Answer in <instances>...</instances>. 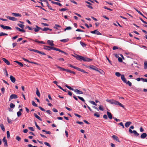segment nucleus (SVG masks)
I'll return each mask as SVG.
<instances>
[{"label":"nucleus","mask_w":147,"mask_h":147,"mask_svg":"<svg viewBox=\"0 0 147 147\" xmlns=\"http://www.w3.org/2000/svg\"><path fill=\"white\" fill-rule=\"evenodd\" d=\"M97 113H95L94 114V116L96 117H99L100 116V115L98 114Z\"/></svg>","instance_id":"nucleus-47"},{"label":"nucleus","mask_w":147,"mask_h":147,"mask_svg":"<svg viewBox=\"0 0 147 147\" xmlns=\"http://www.w3.org/2000/svg\"><path fill=\"white\" fill-rule=\"evenodd\" d=\"M104 9H107V10H110L111 11H112V9H111L110 8H108L106 6H104Z\"/></svg>","instance_id":"nucleus-57"},{"label":"nucleus","mask_w":147,"mask_h":147,"mask_svg":"<svg viewBox=\"0 0 147 147\" xmlns=\"http://www.w3.org/2000/svg\"><path fill=\"white\" fill-rule=\"evenodd\" d=\"M74 91L76 92L77 93L80 94H83V92L82 91L76 89L74 90Z\"/></svg>","instance_id":"nucleus-17"},{"label":"nucleus","mask_w":147,"mask_h":147,"mask_svg":"<svg viewBox=\"0 0 147 147\" xmlns=\"http://www.w3.org/2000/svg\"><path fill=\"white\" fill-rule=\"evenodd\" d=\"M80 43L81 45L83 47H84L86 45L85 43L82 41L80 42Z\"/></svg>","instance_id":"nucleus-41"},{"label":"nucleus","mask_w":147,"mask_h":147,"mask_svg":"<svg viewBox=\"0 0 147 147\" xmlns=\"http://www.w3.org/2000/svg\"><path fill=\"white\" fill-rule=\"evenodd\" d=\"M144 69H147V61H145L144 62Z\"/></svg>","instance_id":"nucleus-42"},{"label":"nucleus","mask_w":147,"mask_h":147,"mask_svg":"<svg viewBox=\"0 0 147 147\" xmlns=\"http://www.w3.org/2000/svg\"><path fill=\"white\" fill-rule=\"evenodd\" d=\"M129 132L131 134L134 133L135 136H138L139 135V134L136 130L132 131L131 129H129Z\"/></svg>","instance_id":"nucleus-7"},{"label":"nucleus","mask_w":147,"mask_h":147,"mask_svg":"<svg viewBox=\"0 0 147 147\" xmlns=\"http://www.w3.org/2000/svg\"><path fill=\"white\" fill-rule=\"evenodd\" d=\"M28 28L29 30H33V28H32L28 26H26V28Z\"/></svg>","instance_id":"nucleus-58"},{"label":"nucleus","mask_w":147,"mask_h":147,"mask_svg":"<svg viewBox=\"0 0 147 147\" xmlns=\"http://www.w3.org/2000/svg\"><path fill=\"white\" fill-rule=\"evenodd\" d=\"M78 71H81L82 72H83L85 73H87V74L88 73V72H86L84 69H80V68H79L78 69Z\"/></svg>","instance_id":"nucleus-32"},{"label":"nucleus","mask_w":147,"mask_h":147,"mask_svg":"<svg viewBox=\"0 0 147 147\" xmlns=\"http://www.w3.org/2000/svg\"><path fill=\"white\" fill-rule=\"evenodd\" d=\"M7 19L13 21H16L18 20L16 18L11 17L9 16H7Z\"/></svg>","instance_id":"nucleus-11"},{"label":"nucleus","mask_w":147,"mask_h":147,"mask_svg":"<svg viewBox=\"0 0 147 147\" xmlns=\"http://www.w3.org/2000/svg\"><path fill=\"white\" fill-rule=\"evenodd\" d=\"M106 101L111 104L119 106L123 109H125V107L123 105L114 99H107L106 100Z\"/></svg>","instance_id":"nucleus-1"},{"label":"nucleus","mask_w":147,"mask_h":147,"mask_svg":"<svg viewBox=\"0 0 147 147\" xmlns=\"http://www.w3.org/2000/svg\"><path fill=\"white\" fill-rule=\"evenodd\" d=\"M55 51H58L60 52H61L62 53H64L65 55H67V53L65 52V51H63L61 50V49H59L56 48Z\"/></svg>","instance_id":"nucleus-18"},{"label":"nucleus","mask_w":147,"mask_h":147,"mask_svg":"<svg viewBox=\"0 0 147 147\" xmlns=\"http://www.w3.org/2000/svg\"><path fill=\"white\" fill-rule=\"evenodd\" d=\"M44 144L46 146H49V147H51V145L48 142H45Z\"/></svg>","instance_id":"nucleus-54"},{"label":"nucleus","mask_w":147,"mask_h":147,"mask_svg":"<svg viewBox=\"0 0 147 147\" xmlns=\"http://www.w3.org/2000/svg\"><path fill=\"white\" fill-rule=\"evenodd\" d=\"M1 91L3 93V94H4V92H5V88H1Z\"/></svg>","instance_id":"nucleus-63"},{"label":"nucleus","mask_w":147,"mask_h":147,"mask_svg":"<svg viewBox=\"0 0 147 147\" xmlns=\"http://www.w3.org/2000/svg\"><path fill=\"white\" fill-rule=\"evenodd\" d=\"M7 121L9 123H12V121L8 117L7 118Z\"/></svg>","instance_id":"nucleus-45"},{"label":"nucleus","mask_w":147,"mask_h":147,"mask_svg":"<svg viewBox=\"0 0 147 147\" xmlns=\"http://www.w3.org/2000/svg\"><path fill=\"white\" fill-rule=\"evenodd\" d=\"M75 57L79 61L83 60L84 61L90 62L92 61V59L83 57L78 55H76Z\"/></svg>","instance_id":"nucleus-2"},{"label":"nucleus","mask_w":147,"mask_h":147,"mask_svg":"<svg viewBox=\"0 0 147 147\" xmlns=\"http://www.w3.org/2000/svg\"><path fill=\"white\" fill-rule=\"evenodd\" d=\"M36 28H33V29L34 30L35 32H38L40 30L42 29V28L38 27V26H36Z\"/></svg>","instance_id":"nucleus-12"},{"label":"nucleus","mask_w":147,"mask_h":147,"mask_svg":"<svg viewBox=\"0 0 147 147\" xmlns=\"http://www.w3.org/2000/svg\"><path fill=\"white\" fill-rule=\"evenodd\" d=\"M89 102L90 103L94 105L97 106V104L95 102L93 101L89 100Z\"/></svg>","instance_id":"nucleus-34"},{"label":"nucleus","mask_w":147,"mask_h":147,"mask_svg":"<svg viewBox=\"0 0 147 147\" xmlns=\"http://www.w3.org/2000/svg\"><path fill=\"white\" fill-rule=\"evenodd\" d=\"M118 124L119 125L122 126L123 128H124V126L122 122H120V123H118Z\"/></svg>","instance_id":"nucleus-55"},{"label":"nucleus","mask_w":147,"mask_h":147,"mask_svg":"<svg viewBox=\"0 0 147 147\" xmlns=\"http://www.w3.org/2000/svg\"><path fill=\"white\" fill-rule=\"evenodd\" d=\"M12 15L13 16L15 17H21L22 16V15L20 14L19 13H12Z\"/></svg>","instance_id":"nucleus-20"},{"label":"nucleus","mask_w":147,"mask_h":147,"mask_svg":"<svg viewBox=\"0 0 147 147\" xmlns=\"http://www.w3.org/2000/svg\"><path fill=\"white\" fill-rule=\"evenodd\" d=\"M16 139L18 141H20L21 140V138L19 136H17L16 137Z\"/></svg>","instance_id":"nucleus-43"},{"label":"nucleus","mask_w":147,"mask_h":147,"mask_svg":"<svg viewBox=\"0 0 147 147\" xmlns=\"http://www.w3.org/2000/svg\"><path fill=\"white\" fill-rule=\"evenodd\" d=\"M2 60L7 65H9L10 64L9 62L5 58H3Z\"/></svg>","instance_id":"nucleus-14"},{"label":"nucleus","mask_w":147,"mask_h":147,"mask_svg":"<svg viewBox=\"0 0 147 147\" xmlns=\"http://www.w3.org/2000/svg\"><path fill=\"white\" fill-rule=\"evenodd\" d=\"M29 50L30 51H34L35 52H36L37 53H39L40 54H41L42 55H46V54L42 52L39 51L38 50H37L36 49H29Z\"/></svg>","instance_id":"nucleus-6"},{"label":"nucleus","mask_w":147,"mask_h":147,"mask_svg":"<svg viewBox=\"0 0 147 147\" xmlns=\"http://www.w3.org/2000/svg\"><path fill=\"white\" fill-rule=\"evenodd\" d=\"M18 97V96L16 94H12L11 95L9 98V101L13 99H16Z\"/></svg>","instance_id":"nucleus-8"},{"label":"nucleus","mask_w":147,"mask_h":147,"mask_svg":"<svg viewBox=\"0 0 147 147\" xmlns=\"http://www.w3.org/2000/svg\"><path fill=\"white\" fill-rule=\"evenodd\" d=\"M41 1H43V2L44 1V2H45V3H46V4H47V6L49 5V3H48V1L47 0H41Z\"/></svg>","instance_id":"nucleus-50"},{"label":"nucleus","mask_w":147,"mask_h":147,"mask_svg":"<svg viewBox=\"0 0 147 147\" xmlns=\"http://www.w3.org/2000/svg\"><path fill=\"white\" fill-rule=\"evenodd\" d=\"M38 107L42 111H45V110L44 109L42 108L41 107L39 106Z\"/></svg>","instance_id":"nucleus-62"},{"label":"nucleus","mask_w":147,"mask_h":147,"mask_svg":"<svg viewBox=\"0 0 147 147\" xmlns=\"http://www.w3.org/2000/svg\"><path fill=\"white\" fill-rule=\"evenodd\" d=\"M118 49V47L116 46H114L113 48V50H115V49Z\"/></svg>","instance_id":"nucleus-64"},{"label":"nucleus","mask_w":147,"mask_h":147,"mask_svg":"<svg viewBox=\"0 0 147 147\" xmlns=\"http://www.w3.org/2000/svg\"><path fill=\"white\" fill-rule=\"evenodd\" d=\"M100 71L98 70V71H97L99 72L101 74H103V73H104V72L103 70H102L101 69H100Z\"/></svg>","instance_id":"nucleus-48"},{"label":"nucleus","mask_w":147,"mask_h":147,"mask_svg":"<svg viewBox=\"0 0 147 147\" xmlns=\"http://www.w3.org/2000/svg\"><path fill=\"white\" fill-rule=\"evenodd\" d=\"M41 24L44 26H49V25L48 24H46V23H42Z\"/></svg>","instance_id":"nucleus-52"},{"label":"nucleus","mask_w":147,"mask_h":147,"mask_svg":"<svg viewBox=\"0 0 147 147\" xmlns=\"http://www.w3.org/2000/svg\"><path fill=\"white\" fill-rule=\"evenodd\" d=\"M77 123L83 125L84 124L83 122L82 121H77L76 122Z\"/></svg>","instance_id":"nucleus-56"},{"label":"nucleus","mask_w":147,"mask_h":147,"mask_svg":"<svg viewBox=\"0 0 147 147\" xmlns=\"http://www.w3.org/2000/svg\"><path fill=\"white\" fill-rule=\"evenodd\" d=\"M65 87H67V88H68L70 90L74 91V90H75V89H74L73 88H72L70 86H68L67 84H66L65 85Z\"/></svg>","instance_id":"nucleus-29"},{"label":"nucleus","mask_w":147,"mask_h":147,"mask_svg":"<svg viewBox=\"0 0 147 147\" xmlns=\"http://www.w3.org/2000/svg\"><path fill=\"white\" fill-rule=\"evenodd\" d=\"M71 29V28L70 26L67 27L65 29L64 31L66 30H70Z\"/></svg>","instance_id":"nucleus-46"},{"label":"nucleus","mask_w":147,"mask_h":147,"mask_svg":"<svg viewBox=\"0 0 147 147\" xmlns=\"http://www.w3.org/2000/svg\"><path fill=\"white\" fill-rule=\"evenodd\" d=\"M34 123H35V125L36 127L39 130H40V129H41L40 128L38 125H37V123L35 121V122H34Z\"/></svg>","instance_id":"nucleus-40"},{"label":"nucleus","mask_w":147,"mask_h":147,"mask_svg":"<svg viewBox=\"0 0 147 147\" xmlns=\"http://www.w3.org/2000/svg\"><path fill=\"white\" fill-rule=\"evenodd\" d=\"M0 26L3 29H6V30H11L12 29V28L11 27L9 26H4L3 25L1 24L0 25Z\"/></svg>","instance_id":"nucleus-9"},{"label":"nucleus","mask_w":147,"mask_h":147,"mask_svg":"<svg viewBox=\"0 0 147 147\" xmlns=\"http://www.w3.org/2000/svg\"><path fill=\"white\" fill-rule=\"evenodd\" d=\"M7 137L8 138H9L10 137V133L9 131H7Z\"/></svg>","instance_id":"nucleus-39"},{"label":"nucleus","mask_w":147,"mask_h":147,"mask_svg":"<svg viewBox=\"0 0 147 147\" xmlns=\"http://www.w3.org/2000/svg\"><path fill=\"white\" fill-rule=\"evenodd\" d=\"M10 107L11 108H14L15 107V105L12 103H11L10 104Z\"/></svg>","instance_id":"nucleus-44"},{"label":"nucleus","mask_w":147,"mask_h":147,"mask_svg":"<svg viewBox=\"0 0 147 147\" xmlns=\"http://www.w3.org/2000/svg\"><path fill=\"white\" fill-rule=\"evenodd\" d=\"M22 115V113L20 111H18L17 112V115L18 117H20Z\"/></svg>","instance_id":"nucleus-49"},{"label":"nucleus","mask_w":147,"mask_h":147,"mask_svg":"<svg viewBox=\"0 0 147 147\" xmlns=\"http://www.w3.org/2000/svg\"><path fill=\"white\" fill-rule=\"evenodd\" d=\"M78 98L80 99V100H81L82 101H83V102H84L85 103L86 105H87V104L86 103H85V100H84V99L82 97H81L80 96H78Z\"/></svg>","instance_id":"nucleus-27"},{"label":"nucleus","mask_w":147,"mask_h":147,"mask_svg":"<svg viewBox=\"0 0 147 147\" xmlns=\"http://www.w3.org/2000/svg\"><path fill=\"white\" fill-rule=\"evenodd\" d=\"M131 123V122L130 121H128L126 122L125 124V126L126 127H128L130 125Z\"/></svg>","instance_id":"nucleus-24"},{"label":"nucleus","mask_w":147,"mask_h":147,"mask_svg":"<svg viewBox=\"0 0 147 147\" xmlns=\"http://www.w3.org/2000/svg\"><path fill=\"white\" fill-rule=\"evenodd\" d=\"M90 33L92 34H96L98 35H101V34L98 31V30H96L94 31H91Z\"/></svg>","instance_id":"nucleus-10"},{"label":"nucleus","mask_w":147,"mask_h":147,"mask_svg":"<svg viewBox=\"0 0 147 147\" xmlns=\"http://www.w3.org/2000/svg\"><path fill=\"white\" fill-rule=\"evenodd\" d=\"M10 79L11 82H12L13 83H14L16 81V78L12 76L11 75L10 76Z\"/></svg>","instance_id":"nucleus-16"},{"label":"nucleus","mask_w":147,"mask_h":147,"mask_svg":"<svg viewBox=\"0 0 147 147\" xmlns=\"http://www.w3.org/2000/svg\"><path fill=\"white\" fill-rule=\"evenodd\" d=\"M53 41L48 40L47 43L50 46H53L54 45V44L53 43Z\"/></svg>","instance_id":"nucleus-15"},{"label":"nucleus","mask_w":147,"mask_h":147,"mask_svg":"<svg viewBox=\"0 0 147 147\" xmlns=\"http://www.w3.org/2000/svg\"><path fill=\"white\" fill-rule=\"evenodd\" d=\"M47 6L48 7L49 9H50V10H53V11L54 10V9H53L51 7L50 5H48Z\"/></svg>","instance_id":"nucleus-60"},{"label":"nucleus","mask_w":147,"mask_h":147,"mask_svg":"<svg viewBox=\"0 0 147 147\" xmlns=\"http://www.w3.org/2000/svg\"><path fill=\"white\" fill-rule=\"evenodd\" d=\"M35 42H37L38 43H42V44H45V42H44L43 41H39L37 39H36L35 40Z\"/></svg>","instance_id":"nucleus-28"},{"label":"nucleus","mask_w":147,"mask_h":147,"mask_svg":"<svg viewBox=\"0 0 147 147\" xmlns=\"http://www.w3.org/2000/svg\"><path fill=\"white\" fill-rule=\"evenodd\" d=\"M107 114L109 118L111 119L113 118L112 115L111 113L109 111L107 112Z\"/></svg>","instance_id":"nucleus-22"},{"label":"nucleus","mask_w":147,"mask_h":147,"mask_svg":"<svg viewBox=\"0 0 147 147\" xmlns=\"http://www.w3.org/2000/svg\"><path fill=\"white\" fill-rule=\"evenodd\" d=\"M8 35L7 34L4 33L3 32H1L0 33V36H7Z\"/></svg>","instance_id":"nucleus-37"},{"label":"nucleus","mask_w":147,"mask_h":147,"mask_svg":"<svg viewBox=\"0 0 147 147\" xmlns=\"http://www.w3.org/2000/svg\"><path fill=\"white\" fill-rule=\"evenodd\" d=\"M69 39L68 38H66L65 39H63L61 40H60V41L63 42H67L69 41Z\"/></svg>","instance_id":"nucleus-25"},{"label":"nucleus","mask_w":147,"mask_h":147,"mask_svg":"<svg viewBox=\"0 0 147 147\" xmlns=\"http://www.w3.org/2000/svg\"><path fill=\"white\" fill-rule=\"evenodd\" d=\"M37 90L36 92V95L39 97H40V93L38 89L37 88H36Z\"/></svg>","instance_id":"nucleus-31"},{"label":"nucleus","mask_w":147,"mask_h":147,"mask_svg":"<svg viewBox=\"0 0 147 147\" xmlns=\"http://www.w3.org/2000/svg\"><path fill=\"white\" fill-rule=\"evenodd\" d=\"M139 19L143 23L147 24V22L144 21L141 18H140Z\"/></svg>","instance_id":"nucleus-51"},{"label":"nucleus","mask_w":147,"mask_h":147,"mask_svg":"<svg viewBox=\"0 0 147 147\" xmlns=\"http://www.w3.org/2000/svg\"><path fill=\"white\" fill-rule=\"evenodd\" d=\"M99 109H100V110L101 111H103L104 110L103 108L102 107V106L101 105H100L99 106Z\"/></svg>","instance_id":"nucleus-61"},{"label":"nucleus","mask_w":147,"mask_h":147,"mask_svg":"<svg viewBox=\"0 0 147 147\" xmlns=\"http://www.w3.org/2000/svg\"><path fill=\"white\" fill-rule=\"evenodd\" d=\"M87 68H89L90 69H92L94 70V69H95L94 68H95V66H94L92 65H91L90 66H86Z\"/></svg>","instance_id":"nucleus-23"},{"label":"nucleus","mask_w":147,"mask_h":147,"mask_svg":"<svg viewBox=\"0 0 147 147\" xmlns=\"http://www.w3.org/2000/svg\"><path fill=\"white\" fill-rule=\"evenodd\" d=\"M34 115L35 116V117L38 119H39L40 121H42V119L41 118L38 116L35 113H34Z\"/></svg>","instance_id":"nucleus-26"},{"label":"nucleus","mask_w":147,"mask_h":147,"mask_svg":"<svg viewBox=\"0 0 147 147\" xmlns=\"http://www.w3.org/2000/svg\"><path fill=\"white\" fill-rule=\"evenodd\" d=\"M3 141L4 142V146H8L7 140L5 139V137H4L3 139Z\"/></svg>","instance_id":"nucleus-21"},{"label":"nucleus","mask_w":147,"mask_h":147,"mask_svg":"<svg viewBox=\"0 0 147 147\" xmlns=\"http://www.w3.org/2000/svg\"><path fill=\"white\" fill-rule=\"evenodd\" d=\"M43 31H47L49 30V28L48 27H45L44 28L41 29Z\"/></svg>","instance_id":"nucleus-33"},{"label":"nucleus","mask_w":147,"mask_h":147,"mask_svg":"<svg viewBox=\"0 0 147 147\" xmlns=\"http://www.w3.org/2000/svg\"><path fill=\"white\" fill-rule=\"evenodd\" d=\"M22 59L24 60V61H26V62H28L29 63V62H30V61L28 60L25 59V58H22Z\"/></svg>","instance_id":"nucleus-59"},{"label":"nucleus","mask_w":147,"mask_h":147,"mask_svg":"<svg viewBox=\"0 0 147 147\" xmlns=\"http://www.w3.org/2000/svg\"><path fill=\"white\" fill-rule=\"evenodd\" d=\"M55 66L57 67L61 71H65L67 72H69L70 73L73 74H76V73L74 71H71L68 69H65L64 68H63L62 67H60L59 66L57 65H55Z\"/></svg>","instance_id":"nucleus-4"},{"label":"nucleus","mask_w":147,"mask_h":147,"mask_svg":"<svg viewBox=\"0 0 147 147\" xmlns=\"http://www.w3.org/2000/svg\"><path fill=\"white\" fill-rule=\"evenodd\" d=\"M147 136V134L145 133H142L140 136V138L142 139H144Z\"/></svg>","instance_id":"nucleus-19"},{"label":"nucleus","mask_w":147,"mask_h":147,"mask_svg":"<svg viewBox=\"0 0 147 147\" xmlns=\"http://www.w3.org/2000/svg\"><path fill=\"white\" fill-rule=\"evenodd\" d=\"M112 137L113 140H115L116 141L119 142H120L119 140V138L117 136L113 135L112 136Z\"/></svg>","instance_id":"nucleus-13"},{"label":"nucleus","mask_w":147,"mask_h":147,"mask_svg":"<svg viewBox=\"0 0 147 147\" xmlns=\"http://www.w3.org/2000/svg\"><path fill=\"white\" fill-rule=\"evenodd\" d=\"M32 104L33 106L34 107H38L37 105L35 103V102L34 101H32Z\"/></svg>","instance_id":"nucleus-38"},{"label":"nucleus","mask_w":147,"mask_h":147,"mask_svg":"<svg viewBox=\"0 0 147 147\" xmlns=\"http://www.w3.org/2000/svg\"><path fill=\"white\" fill-rule=\"evenodd\" d=\"M44 47H45L43 49L47 50L50 51L51 50H55L56 48L54 47H51L49 46H47L44 45Z\"/></svg>","instance_id":"nucleus-5"},{"label":"nucleus","mask_w":147,"mask_h":147,"mask_svg":"<svg viewBox=\"0 0 147 147\" xmlns=\"http://www.w3.org/2000/svg\"><path fill=\"white\" fill-rule=\"evenodd\" d=\"M28 129L32 131H34V129L32 127H29Z\"/></svg>","instance_id":"nucleus-53"},{"label":"nucleus","mask_w":147,"mask_h":147,"mask_svg":"<svg viewBox=\"0 0 147 147\" xmlns=\"http://www.w3.org/2000/svg\"><path fill=\"white\" fill-rule=\"evenodd\" d=\"M17 25L19 27L22 29H23L24 27V25L23 24H18Z\"/></svg>","instance_id":"nucleus-35"},{"label":"nucleus","mask_w":147,"mask_h":147,"mask_svg":"<svg viewBox=\"0 0 147 147\" xmlns=\"http://www.w3.org/2000/svg\"><path fill=\"white\" fill-rule=\"evenodd\" d=\"M121 79L124 83L127 84H128L129 86H132L131 83L129 81H127V80L125 78L124 75H121Z\"/></svg>","instance_id":"nucleus-3"},{"label":"nucleus","mask_w":147,"mask_h":147,"mask_svg":"<svg viewBox=\"0 0 147 147\" xmlns=\"http://www.w3.org/2000/svg\"><path fill=\"white\" fill-rule=\"evenodd\" d=\"M0 127L1 128V129L3 131H5V128L4 127V125L3 124H1L0 125Z\"/></svg>","instance_id":"nucleus-30"},{"label":"nucleus","mask_w":147,"mask_h":147,"mask_svg":"<svg viewBox=\"0 0 147 147\" xmlns=\"http://www.w3.org/2000/svg\"><path fill=\"white\" fill-rule=\"evenodd\" d=\"M115 75H116V76H117V77H120V76H121V74L119 72H116L115 73Z\"/></svg>","instance_id":"nucleus-36"}]
</instances>
